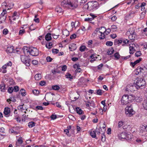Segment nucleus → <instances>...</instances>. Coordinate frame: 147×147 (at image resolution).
I'll use <instances>...</instances> for the list:
<instances>
[{
  "label": "nucleus",
  "mask_w": 147,
  "mask_h": 147,
  "mask_svg": "<svg viewBox=\"0 0 147 147\" xmlns=\"http://www.w3.org/2000/svg\"><path fill=\"white\" fill-rule=\"evenodd\" d=\"M86 48V47L84 46H82L80 48V50L81 52L84 51Z\"/></svg>",
  "instance_id": "46"
},
{
  "label": "nucleus",
  "mask_w": 147,
  "mask_h": 147,
  "mask_svg": "<svg viewBox=\"0 0 147 147\" xmlns=\"http://www.w3.org/2000/svg\"><path fill=\"white\" fill-rule=\"evenodd\" d=\"M135 100H137V102H140L141 101H142L143 99L142 98V97L141 96H135Z\"/></svg>",
  "instance_id": "35"
},
{
  "label": "nucleus",
  "mask_w": 147,
  "mask_h": 147,
  "mask_svg": "<svg viewBox=\"0 0 147 147\" xmlns=\"http://www.w3.org/2000/svg\"><path fill=\"white\" fill-rule=\"evenodd\" d=\"M96 93L98 95H101L102 93V90L100 89L96 91Z\"/></svg>",
  "instance_id": "49"
},
{
  "label": "nucleus",
  "mask_w": 147,
  "mask_h": 147,
  "mask_svg": "<svg viewBox=\"0 0 147 147\" xmlns=\"http://www.w3.org/2000/svg\"><path fill=\"white\" fill-rule=\"evenodd\" d=\"M142 53H141V51H138L136 52V53H135V55L136 57H140Z\"/></svg>",
  "instance_id": "41"
},
{
  "label": "nucleus",
  "mask_w": 147,
  "mask_h": 147,
  "mask_svg": "<svg viewBox=\"0 0 147 147\" xmlns=\"http://www.w3.org/2000/svg\"><path fill=\"white\" fill-rule=\"evenodd\" d=\"M0 88L1 90V91L2 92H4L5 89V85L4 83H3L0 85Z\"/></svg>",
  "instance_id": "27"
},
{
  "label": "nucleus",
  "mask_w": 147,
  "mask_h": 147,
  "mask_svg": "<svg viewBox=\"0 0 147 147\" xmlns=\"http://www.w3.org/2000/svg\"><path fill=\"white\" fill-rule=\"evenodd\" d=\"M51 35H52L50 33L47 34L45 36V39L46 40L49 41L51 40L52 38Z\"/></svg>",
  "instance_id": "17"
},
{
  "label": "nucleus",
  "mask_w": 147,
  "mask_h": 147,
  "mask_svg": "<svg viewBox=\"0 0 147 147\" xmlns=\"http://www.w3.org/2000/svg\"><path fill=\"white\" fill-rule=\"evenodd\" d=\"M64 131L66 133V134L69 137H70L71 136L70 134H69V131L67 129H65L64 130Z\"/></svg>",
  "instance_id": "63"
},
{
  "label": "nucleus",
  "mask_w": 147,
  "mask_h": 147,
  "mask_svg": "<svg viewBox=\"0 0 147 147\" xmlns=\"http://www.w3.org/2000/svg\"><path fill=\"white\" fill-rule=\"evenodd\" d=\"M128 97L127 95H124L123 96L121 99V103L122 105H126L129 103Z\"/></svg>",
  "instance_id": "7"
},
{
  "label": "nucleus",
  "mask_w": 147,
  "mask_h": 147,
  "mask_svg": "<svg viewBox=\"0 0 147 147\" xmlns=\"http://www.w3.org/2000/svg\"><path fill=\"white\" fill-rule=\"evenodd\" d=\"M9 83L10 85H12L14 84L15 82L12 79H11L9 80Z\"/></svg>",
  "instance_id": "60"
},
{
  "label": "nucleus",
  "mask_w": 147,
  "mask_h": 147,
  "mask_svg": "<svg viewBox=\"0 0 147 147\" xmlns=\"http://www.w3.org/2000/svg\"><path fill=\"white\" fill-rule=\"evenodd\" d=\"M137 70H139L140 73H145L147 72V68L144 67H138Z\"/></svg>",
  "instance_id": "13"
},
{
  "label": "nucleus",
  "mask_w": 147,
  "mask_h": 147,
  "mask_svg": "<svg viewBox=\"0 0 147 147\" xmlns=\"http://www.w3.org/2000/svg\"><path fill=\"white\" fill-rule=\"evenodd\" d=\"M21 94L23 96H25L26 94V92L25 90L23 89H22L20 90Z\"/></svg>",
  "instance_id": "38"
},
{
  "label": "nucleus",
  "mask_w": 147,
  "mask_h": 147,
  "mask_svg": "<svg viewBox=\"0 0 147 147\" xmlns=\"http://www.w3.org/2000/svg\"><path fill=\"white\" fill-rule=\"evenodd\" d=\"M128 98L129 100V102H131L135 99V96L132 95H127Z\"/></svg>",
  "instance_id": "18"
},
{
  "label": "nucleus",
  "mask_w": 147,
  "mask_h": 147,
  "mask_svg": "<svg viewBox=\"0 0 147 147\" xmlns=\"http://www.w3.org/2000/svg\"><path fill=\"white\" fill-rule=\"evenodd\" d=\"M22 49L25 55L26 53H29L30 55L33 56H37L39 54L38 50L35 48L33 47L30 49L25 47H24Z\"/></svg>",
  "instance_id": "2"
},
{
  "label": "nucleus",
  "mask_w": 147,
  "mask_h": 147,
  "mask_svg": "<svg viewBox=\"0 0 147 147\" xmlns=\"http://www.w3.org/2000/svg\"><path fill=\"white\" fill-rule=\"evenodd\" d=\"M140 131L142 133L147 131V124H144L141 126L140 128Z\"/></svg>",
  "instance_id": "11"
},
{
  "label": "nucleus",
  "mask_w": 147,
  "mask_h": 147,
  "mask_svg": "<svg viewBox=\"0 0 147 147\" xmlns=\"http://www.w3.org/2000/svg\"><path fill=\"white\" fill-rule=\"evenodd\" d=\"M102 130L101 127H100L99 129L96 128L95 131L96 133V135H99L100 133V130Z\"/></svg>",
  "instance_id": "32"
},
{
  "label": "nucleus",
  "mask_w": 147,
  "mask_h": 147,
  "mask_svg": "<svg viewBox=\"0 0 147 147\" xmlns=\"http://www.w3.org/2000/svg\"><path fill=\"white\" fill-rule=\"evenodd\" d=\"M125 135H126V133L123 132L121 134H118V136L119 138L121 140L122 139H125Z\"/></svg>",
  "instance_id": "14"
},
{
  "label": "nucleus",
  "mask_w": 147,
  "mask_h": 147,
  "mask_svg": "<svg viewBox=\"0 0 147 147\" xmlns=\"http://www.w3.org/2000/svg\"><path fill=\"white\" fill-rule=\"evenodd\" d=\"M125 112L127 116L129 117H131L135 113L131 106H127L126 107L125 109Z\"/></svg>",
  "instance_id": "5"
},
{
  "label": "nucleus",
  "mask_w": 147,
  "mask_h": 147,
  "mask_svg": "<svg viewBox=\"0 0 147 147\" xmlns=\"http://www.w3.org/2000/svg\"><path fill=\"white\" fill-rule=\"evenodd\" d=\"M13 51V47L12 46H9L7 48L6 51L7 53H11Z\"/></svg>",
  "instance_id": "15"
},
{
  "label": "nucleus",
  "mask_w": 147,
  "mask_h": 147,
  "mask_svg": "<svg viewBox=\"0 0 147 147\" xmlns=\"http://www.w3.org/2000/svg\"><path fill=\"white\" fill-rule=\"evenodd\" d=\"M143 107L144 109H147V101H144L143 103Z\"/></svg>",
  "instance_id": "42"
},
{
  "label": "nucleus",
  "mask_w": 147,
  "mask_h": 147,
  "mask_svg": "<svg viewBox=\"0 0 147 147\" xmlns=\"http://www.w3.org/2000/svg\"><path fill=\"white\" fill-rule=\"evenodd\" d=\"M35 79L37 80H40L42 78L41 75L40 74H37L34 76Z\"/></svg>",
  "instance_id": "25"
},
{
  "label": "nucleus",
  "mask_w": 147,
  "mask_h": 147,
  "mask_svg": "<svg viewBox=\"0 0 147 147\" xmlns=\"http://www.w3.org/2000/svg\"><path fill=\"white\" fill-rule=\"evenodd\" d=\"M59 50L57 49H52V52L53 53L57 54L59 52Z\"/></svg>",
  "instance_id": "51"
},
{
  "label": "nucleus",
  "mask_w": 147,
  "mask_h": 147,
  "mask_svg": "<svg viewBox=\"0 0 147 147\" xmlns=\"http://www.w3.org/2000/svg\"><path fill=\"white\" fill-rule=\"evenodd\" d=\"M123 42L122 40L115 39L114 41V44L115 45H119V44H121Z\"/></svg>",
  "instance_id": "28"
},
{
  "label": "nucleus",
  "mask_w": 147,
  "mask_h": 147,
  "mask_svg": "<svg viewBox=\"0 0 147 147\" xmlns=\"http://www.w3.org/2000/svg\"><path fill=\"white\" fill-rule=\"evenodd\" d=\"M55 11L57 13H61L63 11V9L59 7H57L55 9Z\"/></svg>",
  "instance_id": "29"
},
{
  "label": "nucleus",
  "mask_w": 147,
  "mask_h": 147,
  "mask_svg": "<svg viewBox=\"0 0 147 147\" xmlns=\"http://www.w3.org/2000/svg\"><path fill=\"white\" fill-rule=\"evenodd\" d=\"M35 123L34 122L31 121L30 122L28 123V126L29 127H32L34 126Z\"/></svg>",
  "instance_id": "36"
},
{
  "label": "nucleus",
  "mask_w": 147,
  "mask_h": 147,
  "mask_svg": "<svg viewBox=\"0 0 147 147\" xmlns=\"http://www.w3.org/2000/svg\"><path fill=\"white\" fill-rule=\"evenodd\" d=\"M81 0H64L61 3V5L64 7L72 9L76 8L78 7V3Z\"/></svg>",
  "instance_id": "1"
},
{
  "label": "nucleus",
  "mask_w": 147,
  "mask_h": 147,
  "mask_svg": "<svg viewBox=\"0 0 147 147\" xmlns=\"http://www.w3.org/2000/svg\"><path fill=\"white\" fill-rule=\"evenodd\" d=\"M126 33L129 36V39L131 40V41L133 42L136 36L135 29L133 27L130 28L128 29Z\"/></svg>",
  "instance_id": "4"
},
{
  "label": "nucleus",
  "mask_w": 147,
  "mask_h": 147,
  "mask_svg": "<svg viewBox=\"0 0 147 147\" xmlns=\"http://www.w3.org/2000/svg\"><path fill=\"white\" fill-rule=\"evenodd\" d=\"M90 15L92 16V17L91 18H87L85 19L84 21H88L89 22L90 21H91L92 20H93L94 18L95 17H96V16H95L94 15H93L92 14H90Z\"/></svg>",
  "instance_id": "16"
},
{
  "label": "nucleus",
  "mask_w": 147,
  "mask_h": 147,
  "mask_svg": "<svg viewBox=\"0 0 147 147\" xmlns=\"http://www.w3.org/2000/svg\"><path fill=\"white\" fill-rule=\"evenodd\" d=\"M90 135L93 138H95L96 137V133L94 131H91L90 134Z\"/></svg>",
  "instance_id": "44"
},
{
  "label": "nucleus",
  "mask_w": 147,
  "mask_h": 147,
  "mask_svg": "<svg viewBox=\"0 0 147 147\" xmlns=\"http://www.w3.org/2000/svg\"><path fill=\"white\" fill-rule=\"evenodd\" d=\"M92 4L91 6L90 7V9H97L98 7V3L96 1H93L92 2Z\"/></svg>",
  "instance_id": "8"
},
{
  "label": "nucleus",
  "mask_w": 147,
  "mask_h": 147,
  "mask_svg": "<svg viewBox=\"0 0 147 147\" xmlns=\"http://www.w3.org/2000/svg\"><path fill=\"white\" fill-rule=\"evenodd\" d=\"M76 113L79 115H82L83 114V111L80 107H76Z\"/></svg>",
  "instance_id": "21"
},
{
  "label": "nucleus",
  "mask_w": 147,
  "mask_h": 147,
  "mask_svg": "<svg viewBox=\"0 0 147 147\" xmlns=\"http://www.w3.org/2000/svg\"><path fill=\"white\" fill-rule=\"evenodd\" d=\"M123 122L121 121H119L118 123V127L120 128L123 125Z\"/></svg>",
  "instance_id": "50"
},
{
  "label": "nucleus",
  "mask_w": 147,
  "mask_h": 147,
  "mask_svg": "<svg viewBox=\"0 0 147 147\" xmlns=\"http://www.w3.org/2000/svg\"><path fill=\"white\" fill-rule=\"evenodd\" d=\"M32 63L34 65H37L38 64V61L35 60H33L32 61Z\"/></svg>",
  "instance_id": "56"
},
{
  "label": "nucleus",
  "mask_w": 147,
  "mask_h": 147,
  "mask_svg": "<svg viewBox=\"0 0 147 147\" xmlns=\"http://www.w3.org/2000/svg\"><path fill=\"white\" fill-rule=\"evenodd\" d=\"M52 46V44L51 42H50L48 43V46L47 45V44L46 45V47L48 48V49H51Z\"/></svg>",
  "instance_id": "47"
},
{
  "label": "nucleus",
  "mask_w": 147,
  "mask_h": 147,
  "mask_svg": "<svg viewBox=\"0 0 147 147\" xmlns=\"http://www.w3.org/2000/svg\"><path fill=\"white\" fill-rule=\"evenodd\" d=\"M85 102H87L90 105V106H94V101L93 100H91L90 102L89 101H84Z\"/></svg>",
  "instance_id": "48"
},
{
  "label": "nucleus",
  "mask_w": 147,
  "mask_h": 147,
  "mask_svg": "<svg viewBox=\"0 0 147 147\" xmlns=\"http://www.w3.org/2000/svg\"><path fill=\"white\" fill-rule=\"evenodd\" d=\"M76 35L75 34H74L71 35V36L70 37V38L71 39H75L76 38Z\"/></svg>",
  "instance_id": "61"
},
{
  "label": "nucleus",
  "mask_w": 147,
  "mask_h": 147,
  "mask_svg": "<svg viewBox=\"0 0 147 147\" xmlns=\"http://www.w3.org/2000/svg\"><path fill=\"white\" fill-rule=\"evenodd\" d=\"M8 32V30L6 28L4 29L3 32V34L5 35H6Z\"/></svg>",
  "instance_id": "58"
},
{
  "label": "nucleus",
  "mask_w": 147,
  "mask_h": 147,
  "mask_svg": "<svg viewBox=\"0 0 147 147\" xmlns=\"http://www.w3.org/2000/svg\"><path fill=\"white\" fill-rule=\"evenodd\" d=\"M33 94L35 95H38L39 94V92L38 90L34 89L32 90Z\"/></svg>",
  "instance_id": "39"
},
{
  "label": "nucleus",
  "mask_w": 147,
  "mask_h": 147,
  "mask_svg": "<svg viewBox=\"0 0 147 147\" xmlns=\"http://www.w3.org/2000/svg\"><path fill=\"white\" fill-rule=\"evenodd\" d=\"M6 9H3V12L1 13L0 16L1 17H5V15L7 13V11H6Z\"/></svg>",
  "instance_id": "40"
},
{
  "label": "nucleus",
  "mask_w": 147,
  "mask_h": 147,
  "mask_svg": "<svg viewBox=\"0 0 147 147\" xmlns=\"http://www.w3.org/2000/svg\"><path fill=\"white\" fill-rule=\"evenodd\" d=\"M20 57L22 61L26 66H29L30 65L31 62L30 59L25 55H22Z\"/></svg>",
  "instance_id": "6"
},
{
  "label": "nucleus",
  "mask_w": 147,
  "mask_h": 147,
  "mask_svg": "<svg viewBox=\"0 0 147 147\" xmlns=\"http://www.w3.org/2000/svg\"><path fill=\"white\" fill-rule=\"evenodd\" d=\"M60 33V30L59 29L57 30L55 33H52L51 35L55 39H57L59 36V34Z\"/></svg>",
  "instance_id": "10"
},
{
  "label": "nucleus",
  "mask_w": 147,
  "mask_h": 147,
  "mask_svg": "<svg viewBox=\"0 0 147 147\" xmlns=\"http://www.w3.org/2000/svg\"><path fill=\"white\" fill-rule=\"evenodd\" d=\"M7 17V16L6 15L5 17H0V23L1 24L3 23V22H5L6 20Z\"/></svg>",
  "instance_id": "34"
},
{
  "label": "nucleus",
  "mask_w": 147,
  "mask_h": 147,
  "mask_svg": "<svg viewBox=\"0 0 147 147\" xmlns=\"http://www.w3.org/2000/svg\"><path fill=\"white\" fill-rule=\"evenodd\" d=\"M137 80L135 81L134 86L137 89H142L144 87L146 84V82L145 80L143 79L138 78Z\"/></svg>",
  "instance_id": "3"
},
{
  "label": "nucleus",
  "mask_w": 147,
  "mask_h": 147,
  "mask_svg": "<svg viewBox=\"0 0 147 147\" xmlns=\"http://www.w3.org/2000/svg\"><path fill=\"white\" fill-rule=\"evenodd\" d=\"M63 34L64 36H62V37H64L65 36H67L69 34V32L67 29H65L63 30Z\"/></svg>",
  "instance_id": "19"
},
{
  "label": "nucleus",
  "mask_w": 147,
  "mask_h": 147,
  "mask_svg": "<svg viewBox=\"0 0 147 147\" xmlns=\"http://www.w3.org/2000/svg\"><path fill=\"white\" fill-rule=\"evenodd\" d=\"M30 7V5L28 3H25L24 4V9H27Z\"/></svg>",
  "instance_id": "55"
},
{
  "label": "nucleus",
  "mask_w": 147,
  "mask_h": 147,
  "mask_svg": "<svg viewBox=\"0 0 147 147\" xmlns=\"http://www.w3.org/2000/svg\"><path fill=\"white\" fill-rule=\"evenodd\" d=\"M36 109L35 110H43V109L42 107L41 106H38L36 107Z\"/></svg>",
  "instance_id": "52"
},
{
  "label": "nucleus",
  "mask_w": 147,
  "mask_h": 147,
  "mask_svg": "<svg viewBox=\"0 0 147 147\" xmlns=\"http://www.w3.org/2000/svg\"><path fill=\"white\" fill-rule=\"evenodd\" d=\"M39 84L41 86H45L46 84V82L45 81H42L39 83Z\"/></svg>",
  "instance_id": "59"
},
{
  "label": "nucleus",
  "mask_w": 147,
  "mask_h": 147,
  "mask_svg": "<svg viewBox=\"0 0 147 147\" xmlns=\"http://www.w3.org/2000/svg\"><path fill=\"white\" fill-rule=\"evenodd\" d=\"M114 51V50L113 48H111L108 50L107 53L108 55H111L112 54Z\"/></svg>",
  "instance_id": "30"
},
{
  "label": "nucleus",
  "mask_w": 147,
  "mask_h": 147,
  "mask_svg": "<svg viewBox=\"0 0 147 147\" xmlns=\"http://www.w3.org/2000/svg\"><path fill=\"white\" fill-rule=\"evenodd\" d=\"M65 76L67 78H69L70 80H71L73 79V76L69 73H67L65 74Z\"/></svg>",
  "instance_id": "33"
},
{
  "label": "nucleus",
  "mask_w": 147,
  "mask_h": 147,
  "mask_svg": "<svg viewBox=\"0 0 147 147\" xmlns=\"http://www.w3.org/2000/svg\"><path fill=\"white\" fill-rule=\"evenodd\" d=\"M129 53L130 54H132L134 53V52L136 51V50L133 47V46H130L129 47Z\"/></svg>",
  "instance_id": "26"
},
{
  "label": "nucleus",
  "mask_w": 147,
  "mask_h": 147,
  "mask_svg": "<svg viewBox=\"0 0 147 147\" xmlns=\"http://www.w3.org/2000/svg\"><path fill=\"white\" fill-rule=\"evenodd\" d=\"M114 56L116 59H118L119 58L120 56L118 52H117L114 54Z\"/></svg>",
  "instance_id": "43"
},
{
  "label": "nucleus",
  "mask_w": 147,
  "mask_h": 147,
  "mask_svg": "<svg viewBox=\"0 0 147 147\" xmlns=\"http://www.w3.org/2000/svg\"><path fill=\"white\" fill-rule=\"evenodd\" d=\"M52 89L55 90H58L60 89V87L58 85H55L53 86L52 87Z\"/></svg>",
  "instance_id": "37"
},
{
  "label": "nucleus",
  "mask_w": 147,
  "mask_h": 147,
  "mask_svg": "<svg viewBox=\"0 0 147 147\" xmlns=\"http://www.w3.org/2000/svg\"><path fill=\"white\" fill-rule=\"evenodd\" d=\"M51 71L53 74H55L56 73H59L60 72V71H57L55 69L52 70Z\"/></svg>",
  "instance_id": "62"
},
{
  "label": "nucleus",
  "mask_w": 147,
  "mask_h": 147,
  "mask_svg": "<svg viewBox=\"0 0 147 147\" xmlns=\"http://www.w3.org/2000/svg\"><path fill=\"white\" fill-rule=\"evenodd\" d=\"M106 45L107 46H111L113 45V42L111 41H108L106 42Z\"/></svg>",
  "instance_id": "45"
},
{
  "label": "nucleus",
  "mask_w": 147,
  "mask_h": 147,
  "mask_svg": "<svg viewBox=\"0 0 147 147\" xmlns=\"http://www.w3.org/2000/svg\"><path fill=\"white\" fill-rule=\"evenodd\" d=\"M25 32V30H20L19 32V35H22Z\"/></svg>",
  "instance_id": "57"
},
{
  "label": "nucleus",
  "mask_w": 147,
  "mask_h": 147,
  "mask_svg": "<svg viewBox=\"0 0 147 147\" xmlns=\"http://www.w3.org/2000/svg\"><path fill=\"white\" fill-rule=\"evenodd\" d=\"M77 47L76 44L74 43L71 44L69 46V48L71 51H73L77 49Z\"/></svg>",
  "instance_id": "9"
},
{
  "label": "nucleus",
  "mask_w": 147,
  "mask_h": 147,
  "mask_svg": "<svg viewBox=\"0 0 147 147\" xmlns=\"http://www.w3.org/2000/svg\"><path fill=\"white\" fill-rule=\"evenodd\" d=\"M106 31V28L104 27H101L99 28V32L101 34H104L105 32Z\"/></svg>",
  "instance_id": "23"
},
{
  "label": "nucleus",
  "mask_w": 147,
  "mask_h": 147,
  "mask_svg": "<svg viewBox=\"0 0 147 147\" xmlns=\"http://www.w3.org/2000/svg\"><path fill=\"white\" fill-rule=\"evenodd\" d=\"M19 90V87L18 86H14L13 88V90L15 92H17Z\"/></svg>",
  "instance_id": "64"
},
{
  "label": "nucleus",
  "mask_w": 147,
  "mask_h": 147,
  "mask_svg": "<svg viewBox=\"0 0 147 147\" xmlns=\"http://www.w3.org/2000/svg\"><path fill=\"white\" fill-rule=\"evenodd\" d=\"M23 142V140L21 137L20 138L18 139L17 141L16 142V146H19L20 144H22Z\"/></svg>",
  "instance_id": "24"
},
{
  "label": "nucleus",
  "mask_w": 147,
  "mask_h": 147,
  "mask_svg": "<svg viewBox=\"0 0 147 147\" xmlns=\"http://www.w3.org/2000/svg\"><path fill=\"white\" fill-rule=\"evenodd\" d=\"M53 59L50 56H48L46 58V60L48 62H50L52 61Z\"/></svg>",
  "instance_id": "53"
},
{
  "label": "nucleus",
  "mask_w": 147,
  "mask_h": 147,
  "mask_svg": "<svg viewBox=\"0 0 147 147\" xmlns=\"http://www.w3.org/2000/svg\"><path fill=\"white\" fill-rule=\"evenodd\" d=\"M105 129H104L103 131H101L102 132V136H101V141L103 142H104L105 141V136L104 135V132H105Z\"/></svg>",
  "instance_id": "31"
},
{
  "label": "nucleus",
  "mask_w": 147,
  "mask_h": 147,
  "mask_svg": "<svg viewBox=\"0 0 147 147\" xmlns=\"http://www.w3.org/2000/svg\"><path fill=\"white\" fill-rule=\"evenodd\" d=\"M142 59V58H140L136 60L134 62H131L130 63V65L132 66V67H134L136 65L139 63L141 61Z\"/></svg>",
  "instance_id": "12"
},
{
  "label": "nucleus",
  "mask_w": 147,
  "mask_h": 147,
  "mask_svg": "<svg viewBox=\"0 0 147 147\" xmlns=\"http://www.w3.org/2000/svg\"><path fill=\"white\" fill-rule=\"evenodd\" d=\"M10 109L8 107H5L4 111V113L5 115H8L10 113Z\"/></svg>",
  "instance_id": "22"
},
{
  "label": "nucleus",
  "mask_w": 147,
  "mask_h": 147,
  "mask_svg": "<svg viewBox=\"0 0 147 147\" xmlns=\"http://www.w3.org/2000/svg\"><path fill=\"white\" fill-rule=\"evenodd\" d=\"M125 140H130L131 139L132 136L131 134L129 133H126V135H125Z\"/></svg>",
  "instance_id": "20"
},
{
  "label": "nucleus",
  "mask_w": 147,
  "mask_h": 147,
  "mask_svg": "<svg viewBox=\"0 0 147 147\" xmlns=\"http://www.w3.org/2000/svg\"><path fill=\"white\" fill-rule=\"evenodd\" d=\"M13 91V88L12 87H9L8 90V92L10 93H12Z\"/></svg>",
  "instance_id": "54"
}]
</instances>
